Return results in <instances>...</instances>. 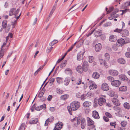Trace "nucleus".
<instances>
[{"instance_id": "44", "label": "nucleus", "mask_w": 130, "mask_h": 130, "mask_svg": "<svg viewBox=\"0 0 130 130\" xmlns=\"http://www.w3.org/2000/svg\"><path fill=\"white\" fill-rule=\"evenodd\" d=\"M127 124V122L125 121H123L121 123V124L123 127L125 126Z\"/></svg>"}, {"instance_id": "46", "label": "nucleus", "mask_w": 130, "mask_h": 130, "mask_svg": "<svg viewBox=\"0 0 130 130\" xmlns=\"http://www.w3.org/2000/svg\"><path fill=\"white\" fill-rule=\"evenodd\" d=\"M122 30V28L121 29H118L117 28L114 30V32H117L118 33L121 32Z\"/></svg>"}, {"instance_id": "63", "label": "nucleus", "mask_w": 130, "mask_h": 130, "mask_svg": "<svg viewBox=\"0 0 130 130\" xmlns=\"http://www.w3.org/2000/svg\"><path fill=\"white\" fill-rule=\"evenodd\" d=\"M99 61L100 63V64H101L104 62L103 59L101 58H100L99 59Z\"/></svg>"}, {"instance_id": "53", "label": "nucleus", "mask_w": 130, "mask_h": 130, "mask_svg": "<svg viewBox=\"0 0 130 130\" xmlns=\"http://www.w3.org/2000/svg\"><path fill=\"white\" fill-rule=\"evenodd\" d=\"M113 109L116 111L118 112L119 111L120 108L117 106H115L113 107Z\"/></svg>"}, {"instance_id": "12", "label": "nucleus", "mask_w": 130, "mask_h": 130, "mask_svg": "<svg viewBox=\"0 0 130 130\" xmlns=\"http://www.w3.org/2000/svg\"><path fill=\"white\" fill-rule=\"evenodd\" d=\"M94 30V31H95L94 35L96 37H98L101 35L102 31L101 30L98 29L96 30Z\"/></svg>"}, {"instance_id": "38", "label": "nucleus", "mask_w": 130, "mask_h": 130, "mask_svg": "<svg viewBox=\"0 0 130 130\" xmlns=\"http://www.w3.org/2000/svg\"><path fill=\"white\" fill-rule=\"evenodd\" d=\"M107 79L109 82H111L112 83L114 80V78L112 76H109L107 77Z\"/></svg>"}, {"instance_id": "15", "label": "nucleus", "mask_w": 130, "mask_h": 130, "mask_svg": "<svg viewBox=\"0 0 130 130\" xmlns=\"http://www.w3.org/2000/svg\"><path fill=\"white\" fill-rule=\"evenodd\" d=\"M102 46L100 43L96 44L95 46V50L97 52H99L101 50Z\"/></svg>"}, {"instance_id": "3", "label": "nucleus", "mask_w": 130, "mask_h": 130, "mask_svg": "<svg viewBox=\"0 0 130 130\" xmlns=\"http://www.w3.org/2000/svg\"><path fill=\"white\" fill-rule=\"evenodd\" d=\"M101 96H103L105 98L100 97L99 99L98 100V103L100 106L103 105L106 102V100L105 99L106 97V96L102 95Z\"/></svg>"}, {"instance_id": "33", "label": "nucleus", "mask_w": 130, "mask_h": 130, "mask_svg": "<svg viewBox=\"0 0 130 130\" xmlns=\"http://www.w3.org/2000/svg\"><path fill=\"white\" fill-rule=\"evenodd\" d=\"M76 70L77 72L80 73H82L83 71L82 69V67L80 66H78L76 68Z\"/></svg>"}, {"instance_id": "31", "label": "nucleus", "mask_w": 130, "mask_h": 130, "mask_svg": "<svg viewBox=\"0 0 130 130\" xmlns=\"http://www.w3.org/2000/svg\"><path fill=\"white\" fill-rule=\"evenodd\" d=\"M7 24V22L6 20H5L3 21L2 22V28L5 29L6 27Z\"/></svg>"}, {"instance_id": "37", "label": "nucleus", "mask_w": 130, "mask_h": 130, "mask_svg": "<svg viewBox=\"0 0 130 130\" xmlns=\"http://www.w3.org/2000/svg\"><path fill=\"white\" fill-rule=\"evenodd\" d=\"M66 61H63L62 62L61 64L60 67L62 68L63 67H64L66 65Z\"/></svg>"}, {"instance_id": "23", "label": "nucleus", "mask_w": 130, "mask_h": 130, "mask_svg": "<svg viewBox=\"0 0 130 130\" xmlns=\"http://www.w3.org/2000/svg\"><path fill=\"white\" fill-rule=\"evenodd\" d=\"M109 41L111 42L115 41L117 40L116 36L114 35L110 36L109 37Z\"/></svg>"}, {"instance_id": "56", "label": "nucleus", "mask_w": 130, "mask_h": 130, "mask_svg": "<svg viewBox=\"0 0 130 130\" xmlns=\"http://www.w3.org/2000/svg\"><path fill=\"white\" fill-rule=\"evenodd\" d=\"M49 122H51L52 121H50V120H49V118H48L45 121V123L44 124L45 126H47V125Z\"/></svg>"}, {"instance_id": "4", "label": "nucleus", "mask_w": 130, "mask_h": 130, "mask_svg": "<svg viewBox=\"0 0 130 130\" xmlns=\"http://www.w3.org/2000/svg\"><path fill=\"white\" fill-rule=\"evenodd\" d=\"M89 65L88 62L86 61H84L83 63L82 68L83 70L85 72L88 70Z\"/></svg>"}, {"instance_id": "39", "label": "nucleus", "mask_w": 130, "mask_h": 130, "mask_svg": "<svg viewBox=\"0 0 130 130\" xmlns=\"http://www.w3.org/2000/svg\"><path fill=\"white\" fill-rule=\"evenodd\" d=\"M58 42V41L56 40H54L51 43H50V46H52L54 45L56 43Z\"/></svg>"}, {"instance_id": "61", "label": "nucleus", "mask_w": 130, "mask_h": 130, "mask_svg": "<svg viewBox=\"0 0 130 130\" xmlns=\"http://www.w3.org/2000/svg\"><path fill=\"white\" fill-rule=\"evenodd\" d=\"M110 125L111 126H113L114 128L115 127L116 124L113 122H111L110 123Z\"/></svg>"}, {"instance_id": "13", "label": "nucleus", "mask_w": 130, "mask_h": 130, "mask_svg": "<svg viewBox=\"0 0 130 130\" xmlns=\"http://www.w3.org/2000/svg\"><path fill=\"white\" fill-rule=\"evenodd\" d=\"M111 101L113 103L116 105L119 106L120 105L119 100L116 98H113L111 100Z\"/></svg>"}, {"instance_id": "34", "label": "nucleus", "mask_w": 130, "mask_h": 130, "mask_svg": "<svg viewBox=\"0 0 130 130\" xmlns=\"http://www.w3.org/2000/svg\"><path fill=\"white\" fill-rule=\"evenodd\" d=\"M70 81V79L69 78H66L64 81V84L66 85H67Z\"/></svg>"}, {"instance_id": "57", "label": "nucleus", "mask_w": 130, "mask_h": 130, "mask_svg": "<svg viewBox=\"0 0 130 130\" xmlns=\"http://www.w3.org/2000/svg\"><path fill=\"white\" fill-rule=\"evenodd\" d=\"M103 119L105 121L107 122L109 121V119L107 117L104 116L103 117Z\"/></svg>"}, {"instance_id": "58", "label": "nucleus", "mask_w": 130, "mask_h": 130, "mask_svg": "<svg viewBox=\"0 0 130 130\" xmlns=\"http://www.w3.org/2000/svg\"><path fill=\"white\" fill-rule=\"evenodd\" d=\"M118 11V10L117 9H115L114 11L111 13V15H112L116 14Z\"/></svg>"}, {"instance_id": "54", "label": "nucleus", "mask_w": 130, "mask_h": 130, "mask_svg": "<svg viewBox=\"0 0 130 130\" xmlns=\"http://www.w3.org/2000/svg\"><path fill=\"white\" fill-rule=\"evenodd\" d=\"M53 47L51 46L50 47H48L46 51L48 53L50 52L52 50Z\"/></svg>"}, {"instance_id": "32", "label": "nucleus", "mask_w": 130, "mask_h": 130, "mask_svg": "<svg viewBox=\"0 0 130 130\" xmlns=\"http://www.w3.org/2000/svg\"><path fill=\"white\" fill-rule=\"evenodd\" d=\"M126 57L127 58H130V48H128L127 49V52L125 53Z\"/></svg>"}, {"instance_id": "60", "label": "nucleus", "mask_w": 130, "mask_h": 130, "mask_svg": "<svg viewBox=\"0 0 130 130\" xmlns=\"http://www.w3.org/2000/svg\"><path fill=\"white\" fill-rule=\"evenodd\" d=\"M55 109V107H50V110L52 112L54 111Z\"/></svg>"}, {"instance_id": "45", "label": "nucleus", "mask_w": 130, "mask_h": 130, "mask_svg": "<svg viewBox=\"0 0 130 130\" xmlns=\"http://www.w3.org/2000/svg\"><path fill=\"white\" fill-rule=\"evenodd\" d=\"M56 92L57 93L60 94H62L63 92V91L60 90L59 89H57L56 90Z\"/></svg>"}, {"instance_id": "7", "label": "nucleus", "mask_w": 130, "mask_h": 130, "mask_svg": "<svg viewBox=\"0 0 130 130\" xmlns=\"http://www.w3.org/2000/svg\"><path fill=\"white\" fill-rule=\"evenodd\" d=\"M101 88L104 91H107L109 90V87L106 83H104L102 85Z\"/></svg>"}, {"instance_id": "11", "label": "nucleus", "mask_w": 130, "mask_h": 130, "mask_svg": "<svg viewBox=\"0 0 130 130\" xmlns=\"http://www.w3.org/2000/svg\"><path fill=\"white\" fill-rule=\"evenodd\" d=\"M92 117L95 119H99L100 118L99 113L96 111H94L92 112Z\"/></svg>"}, {"instance_id": "55", "label": "nucleus", "mask_w": 130, "mask_h": 130, "mask_svg": "<svg viewBox=\"0 0 130 130\" xmlns=\"http://www.w3.org/2000/svg\"><path fill=\"white\" fill-rule=\"evenodd\" d=\"M86 95L85 94H83L81 96V99L82 100H84L86 98Z\"/></svg>"}, {"instance_id": "6", "label": "nucleus", "mask_w": 130, "mask_h": 130, "mask_svg": "<svg viewBox=\"0 0 130 130\" xmlns=\"http://www.w3.org/2000/svg\"><path fill=\"white\" fill-rule=\"evenodd\" d=\"M109 74L112 75L116 76L118 74V72L116 70H109Z\"/></svg>"}, {"instance_id": "50", "label": "nucleus", "mask_w": 130, "mask_h": 130, "mask_svg": "<svg viewBox=\"0 0 130 130\" xmlns=\"http://www.w3.org/2000/svg\"><path fill=\"white\" fill-rule=\"evenodd\" d=\"M113 7H110L109 8V10L107 11V14L110 13V12L113 11Z\"/></svg>"}, {"instance_id": "25", "label": "nucleus", "mask_w": 130, "mask_h": 130, "mask_svg": "<svg viewBox=\"0 0 130 130\" xmlns=\"http://www.w3.org/2000/svg\"><path fill=\"white\" fill-rule=\"evenodd\" d=\"M45 91V89L43 87L42 89V90L39 92L38 94V97L39 98H41L42 97Z\"/></svg>"}, {"instance_id": "43", "label": "nucleus", "mask_w": 130, "mask_h": 130, "mask_svg": "<svg viewBox=\"0 0 130 130\" xmlns=\"http://www.w3.org/2000/svg\"><path fill=\"white\" fill-rule=\"evenodd\" d=\"M89 62H92L93 60V57L92 56H89Z\"/></svg>"}, {"instance_id": "21", "label": "nucleus", "mask_w": 130, "mask_h": 130, "mask_svg": "<svg viewBox=\"0 0 130 130\" xmlns=\"http://www.w3.org/2000/svg\"><path fill=\"white\" fill-rule=\"evenodd\" d=\"M100 75L99 73L96 72L93 73L92 74V77L95 79H98L100 77Z\"/></svg>"}, {"instance_id": "48", "label": "nucleus", "mask_w": 130, "mask_h": 130, "mask_svg": "<svg viewBox=\"0 0 130 130\" xmlns=\"http://www.w3.org/2000/svg\"><path fill=\"white\" fill-rule=\"evenodd\" d=\"M88 129L89 130L91 129H93L95 127V126L93 125H88Z\"/></svg>"}, {"instance_id": "51", "label": "nucleus", "mask_w": 130, "mask_h": 130, "mask_svg": "<svg viewBox=\"0 0 130 130\" xmlns=\"http://www.w3.org/2000/svg\"><path fill=\"white\" fill-rule=\"evenodd\" d=\"M111 25L110 22H108L105 23L103 25L104 27H107L110 26Z\"/></svg>"}, {"instance_id": "16", "label": "nucleus", "mask_w": 130, "mask_h": 130, "mask_svg": "<svg viewBox=\"0 0 130 130\" xmlns=\"http://www.w3.org/2000/svg\"><path fill=\"white\" fill-rule=\"evenodd\" d=\"M81 128L83 129H84L85 128L86 123L85 119L84 118L82 119L81 120Z\"/></svg>"}, {"instance_id": "14", "label": "nucleus", "mask_w": 130, "mask_h": 130, "mask_svg": "<svg viewBox=\"0 0 130 130\" xmlns=\"http://www.w3.org/2000/svg\"><path fill=\"white\" fill-rule=\"evenodd\" d=\"M121 34L123 37H125L128 35L129 32L127 30H122Z\"/></svg>"}, {"instance_id": "52", "label": "nucleus", "mask_w": 130, "mask_h": 130, "mask_svg": "<svg viewBox=\"0 0 130 130\" xmlns=\"http://www.w3.org/2000/svg\"><path fill=\"white\" fill-rule=\"evenodd\" d=\"M43 68L41 67H40L35 72L34 74L35 75H36L38 73V72L40 71V70H42Z\"/></svg>"}, {"instance_id": "18", "label": "nucleus", "mask_w": 130, "mask_h": 130, "mask_svg": "<svg viewBox=\"0 0 130 130\" xmlns=\"http://www.w3.org/2000/svg\"><path fill=\"white\" fill-rule=\"evenodd\" d=\"M64 72L66 74L70 75H71L72 74V72L71 69L69 68L66 69Z\"/></svg>"}, {"instance_id": "35", "label": "nucleus", "mask_w": 130, "mask_h": 130, "mask_svg": "<svg viewBox=\"0 0 130 130\" xmlns=\"http://www.w3.org/2000/svg\"><path fill=\"white\" fill-rule=\"evenodd\" d=\"M105 61H108L110 59L109 55L108 53H106L105 54Z\"/></svg>"}, {"instance_id": "27", "label": "nucleus", "mask_w": 130, "mask_h": 130, "mask_svg": "<svg viewBox=\"0 0 130 130\" xmlns=\"http://www.w3.org/2000/svg\"><path fill=\"white\" fill-rule=\"evenodd\" d=\"M130 5V3L129 2L125 3L122 6V8L124 9Z\"/></svg>"}, {"instance_id": "40", "label": "nucleus", "mask_w": 130, "mask_h": 130, "mask_svg": "<svg viewBox=\"0 0 130 130\" xmlns=\"http://www.w3.org/2000/svg\"><path fill=\"white\" fill-rule=\"evenodd\" d=\"M87 96L89 97H92L94 96V94L91 92H88L87 93Z\"/></svg>"}, {"instance_id": "26", "label": "nucleus", "mask_w": 130, "mask_h": 130, "mask_svg": "<svg viewBox=\"0 0 130 130\" xmlns=\"http://www.w3.org/2000/svg\"><path fill=\"white\" fill-rule=\"evenodd\" d=\"M127 87L125 86L120 87L119 89V90L120 91H125L127 90Z\"/></svg>"}, {"instance_id": "2", "label": "nucleus", "mask_w": 130, "mask_h": 130, "mask_svg": "<svg viewBox=\"0 0 130 130\" xmlns=\"http://www.w3.org/2000/svg\"><path fill=\"white\" fill-rule=\"evenodd\" d=\"M20 11L19 9H18L16 10L15 8H13L11 9L9 12V15L10 16L14 15V18H16L17 20L19 19L21 15V12L18 16V13Z\"/></svg>"}, {"instance_id": "9", "label": "nucleus", "mask_w": 130, "mask_h": 130, "mask_svg": "<svg viewBox=\"0 0 130 130\" xmlns=\"http://www.w3.org/2000/svg\"><path fill=\"white\" fill-rule=\"evenodd\" d=\"M84 53L82 52L78 53L77 55V57L78 60H82L83 58Z\"/></svg>"}, {"instance_id": "30", "label": "nucleus", "mask_w": 130, "mask_h": 130, "mask_svg": "<svg viewBox=\"0 0 130 130\" xmlns=\"http://www.w3.org/2000/svg\"><path fill=\"white\" fill-rule=\"evenodd\" d=\"M71 121L72 122L76 121L77 123V124H79L81 122V120L78 118H74L73 119H72Z\"/></svg>"}, {"instance_id": "28", "label": "nucleus", "mask_w": 130, "mask_h": 130, "mask_svg": "<svg viewBox=\"0 0 130 130\" xmlns=\"http://www.w3.org/2000/svg\"><path fill=\"white\" fill-rule=\"evenodd\" d=\"M90 102L88 101H85L83 104V106L85 107H89L91 105Z\"/></svg>"}, {"instance_id": "41", "label": "nucleus", "mask_w": 130, "mask_h": 130, "mask_svg": "<svg viewBox=\"0 0 130 130\" xmlns=\"http://www.w3.org/2000/svg\"><path fill=\"white\" fill-rule=\"evenodd\" d=\"M55 78H51L49 80V84L52 85L54 82Z\"/></svg>"}, {"instance_id": "5", "label": "nucleus", "mask_w": 130, "mask_h": 130, "mask_svg": "<svg viewBox=\"0 0 130 130\" xmlns=\"http://www.w3.org/2000/svg\"><path fill=\"white\" fill-rule=\"evenodd\" d=\"M63 125L62 123L58 122V123L56 125L53 130H60L62 127Z\"/></svg>"}, {"instance_id": "8", "label": "nucleus", "mask_w": 130, "mask_h": 130, "mask_svg": "<svg viewBox=\"0 0 130 130\" xmlns=\"http://www.w3.org/2000/svg\"><path fill=\"white\" fill-rule=\"evenodd\" d=\"M111 85L114 86L118 87L120 84V82L118 80H114L111 83Z\"/></svg>"}, {"instance_id": "47", "label": "nucleus", "mask_w": 130, "mask_h": 130, "mask_svg": "<svg viewBox=\"0 0 130 130\" xmlns=\"http://www.w3.org/2000/svg\"><path fill=\"white\" fill-rule=\"evenodd\" d=\"M105 115L107 117H108L109 118H112V116L111 114L109 112H106L105 113Z\"/></svg>"}, {"instance_id": "17", "label": "nucleus", "mask_w": 130, "mask_h": 130, "mask_svg": "<svg viewBox=\"0 0 130 130\" xmlns=\"http://www.w3.org/2000/svg\"><path fill=\"white\" fill-rule=\"evenodd\" d=\"M119 77L120 79L122 80L126 81L128 80V78L125 75L121 74L119 75Z\"/></svg>"}, {"instance_id": "29", "label": "nucleus", "mask_w": 130, "mask_h": 130, "mask_svg": "<svg viewBox=\"0 0 130 130\" xmlns=\"http://www.w3.org/2000/svg\"><path fill=\"white\" fill-rule=\"evenodd\" d=\"M97 85L95 84H93L89 86V88L91 90L95 89L97 88Z\"/></svg>"}, {"instance_id": "20", "label": "nucleus", "mask_w": 130, "mask_h": 130, "mask_svg": "<svg viewBox=\"0 0 130 130\" xmlns=\"http://www.w3.org/2000/svg\"><path fill=\"white\" fill-rule=\"evenodd\" d=\"M38 118H34L31 119L29 121V123L30 124H36L38 122Z\"/></svg>"}, {"instance_id": "64", "label": "nucleus", "mask_w": 130, "mask_h": 130, "mask_svg": "<svg viewBox=\"0 0 130 130\" xmlns=\"http://www.w3.org/2000/svg\"><path fill=\"white\" fill-rule=\"evenodd\" d=\"M52 95H50L48 97L47 99L48 101H51V99H52Z\"/></svg>"}, {"instance_id": "10", "label": "nucleus", "mask_w": 130, "mask_h": 130, "mask_svg": "<svg viewBox=\"0 0 130 130\" xmlns=\"http://www.w3.org/2000/svg\"><path fill=\"white\" fill-rule=\"evenodd\" d=\"M125 43L124 40L121 38L117 40V45L119 46H122Z\"/></svg>"}, {"instance_id": "24", "label": "nucleus", "mask_w": 130, "mask_h": 130, "mask_svg": "<svg viewBox=\"0 0 130 130\" xmlns=\"http://www.w3.org/2000/svg\"><path fill=\"white\" fill-rule=\"evenodd\" d=\"M87 120L88 122V125H93L94 124V121L89 118H87Z\"/></svg>"}, {"instance_id": "19", "label": "nucleus", "mask_w": 130, "mask_h": 130, "mask_svg": "<svg viewBox=\"0 0 130 130\" xmlns=\"http://www.w3.org/2000/svg\"><path fill=\"white\" fill-rule=\"evenodd\" d=\"M43 108H44L45 109L46 108V105L45 104H44L43 105L37 107H35V109L37 111H39Z\"/></svg>"}, {"instance_id": "59", "label": "nucleus", "mask_w": 130, "mask_h": 130, "mask_svg": "<svg viewBox=\"0 0 130 130\" xmlns=\"http://www.w3.org/2000/svg\"><path fill=\"white\" fill-rule=\"evenodd\" d=\"M64 58V56H63L61 58L59 59L57 61V63H59Z\"/></svg>"}, {"instance_id": "22", "label": "nucleus", "mask_w": 130, "mask_h": 130, "mask_svg": "<svg viewBox=\"0 0 130 130\" xmlns=\"http://www.w3.org/2000/svg\"><path fill=\"white\" fill-rule=\"evenodd\" d=\"M118 62L121 64H124L125 63V60L123 58H119L117 60Z\"/></svg>"}, {"instance_id": "49", "label": "nucleus", "mask_w": 130, "mask_h": 130, "mask_svg": "<svg viewBox=\"0 0 130 130\" xmlns=\"http://www.w3.org/2000/svg\"><path fill=\"white\" fill-rule=\"evenodd\" d=\"M120 11L123 12V13H124V14H125L127 12H129L130 10L129 9L126 8L124 10H120Z\"/></svg>"}, {"instance_id": "62", "label": "nucleus", "mask_w": 130, "mask_h": 130, "mask_svg": "<svg viewBox=\"0 0 130 130\" xmlns=\"http://www.w3.org/2000/svg\"><path fill=\"white\" fill-rule=\"evenodd\" d=\"M82 82V80L80 79H79L78 81V82H77L76 84L78 85H79Z\"/></svg>"}, {"instance_id": "1", "label": "nucleus", "mask_w": 130, "mask_h": 130, "mask_svg": "<svg viewBox=\"0 0 130 130\" xmlns=\"http://www.w3.org/2000/svg\"><path fill=\"white\" fill-rule=\"evenodd\" d=\"M80 106V104L79 102L77 101H74L71 104L70 106H68L67 109L70 114L71 115H72V111L76 110Z\"/></svg>"}, {"instance_id": "36", "label": "nucleus", "mask_w": 130, "mask_h": 130, "mask_svg": "<svg viewBox=\"0 0 130 130\" xmlns=\"http://www.w3.org/2000/svg\"><path fill=\"white\" fill-rule=\"evenodd\" d=\"M68 95L67 94H65L61 95L60 97V98L62 100H65L68 98Z\"/></svg>"}, {"instance_id": "42", "label": "nucleus", "mask_w": 130, "mask_h": 130, "mask_svg": "<svg viewBox=\"0 0 130 130\" xmlns=\"http://www.w3.org/2000/svg\"><path fill=\"white\" fill-rule=\"evenodd\" d=\"M124 107L127 109H129V105L128 103L126 102L124 104Z\"/></svg>"}]
</instances>
